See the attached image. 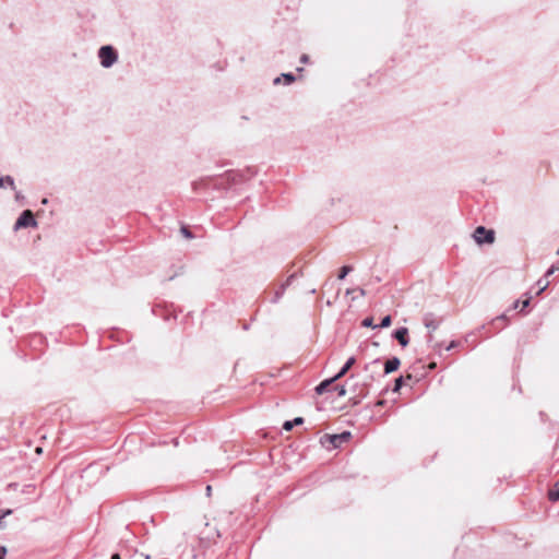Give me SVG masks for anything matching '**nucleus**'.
I'll return each mask as SVG.
<instances>
[{
  "label": "nucleus",
  "instance_id": "obj_1",
  "mask_svg": "<svg viewBox=\"0 0 559 559\" xmlns=\"http://www.w3.org/2000/svg\"><path fill=\"white\" fill-rule=\"evenodd\" d=\"M100 64L104 68H110L118 59L116 50L111 46H103L98 51Z\"/></svg>",
  "mask_w": 559,
  "mask_h": 559
},
{
  "label": "nucleus",
  "instance_id": "obj_2",
  "mask_svg": "<svg viewBox=\"0 0 559 559\" xmlns=\"http://www.w3.org/2000/svg\"><path fill=\"white\" fill-rule=\"evenodd\" d=\"M473 238L478 245L492 243L495 241V231L486 229L484 226H478L473 233Z\"/></svg>",
  "mask_w": 559,
  "mask_h": 559
},
{
  "label": "nucleus",
  "instance_id": "obj_3",
  "mask_svg": "<svg viewBox=\"0 0 559 559\" xmlns=\"http://www.w3.org/2000/svg\"><path fill=\"white\" fill-rule=\"evenodd\" d=\"M37 222L34 217V214L31 210H25L21 213L19 218L14 224V229L27 228V227H36Z\"/></svg>",
  "mask_w": 559,
  "mask_h": 559
},
{
  "label": "nucleus",
  "instance_id": "obj_4",
  "mask_svg": "<svg viewBox=\"0 0 559 559\" xmlns=\"http://www.w3.org/2000/svg\"><path fill=\"white\" fill-rule=\"evenodd\" d=\"M408 330L407 328H400L393 333V337L397 340L401 346L405 347L408 344Z\"/></svg>",
  "mask_w": 559,
  "mask_h": 559
},
{
  "label": "nucleus",
  "instance_id": "obj_5",
  "mask_svg": "<svg viewBox=\"0 0 559 559\" xmlns=\"http://www.w3.org/2000/svg\"><path fill=\"white\" fill-rule=\"evenodd\" d=\"M350 438V432L344 431L338 435L329 436L330 442L334 448L340 447L343 442L347 441Z\"/></svg>",
  "mask_w": 559,
  "mask_h": 559
},
{
  "label": "nucleus",
  "instance_id": "obj_6",
  "mask_svg": "<svg viewBox=\"0 0 559 559\" xmlns=\"http://www.w3.org/2000/svg\"><path fill=\"white\" fill-rule=\"evenodd\" d=\"M400 365H401V360L397 357H392V358L388 359L384 364V373L389 374V373L397 370Z\"/></svg>",
  "mask_w": 559,
  "mask_h": 559
},
{
  "label": "nucleus",
  "instance_id": "obj_7",
  "mask_svg": "<svg viewBox=\"0 0 559 559\" xmlns=\"http://www.w3.org/2000/svg\"><path fill=\"white\" fill-rule=\"evenodd\" d=\"M355 357H349L347 361L344 364V366L341 368V370L334 377L337 380L344 377L347 373V371L355 365Z\"/></svg>",
  "mask_w": 559,
  "mask_h": 559
},
{
  "label": "nucleus",
  "instance_id": "obj_8",
  "mask_svg": "<svg viewBox=\"0 0 559 559\" xmlns=\"http://www.w3.org/2000/svg\"><path fill=\"white\" fill-rule=\"evenodd\" d=\"M424 324L425 326L430 331H436L439 326V322L435 320L432 314H426L424 318Z\"/></svg>",
  "mask_w": 559,
  "mask_h": 559
},
{
  "label": "nucleus",
  "instance_id": "obj_9",
  "mask_svg": "<svg viewBox=\"0 0 559 559\" xmlns=\"http://www.w3.org/2000/svg\"><path fill=\"white\" fill-rule=\"evenodd\" d=\"M337 379L335 377L331 378V379H326L324 381H322L319 385L316 386V393L317 394H323L328 388L333 383L335 382Z\"/></svg>",
  "mask_w": 559,
  "mask_h": 559
},
{
  "label": "nucleus",
  "instance_id": "obj_10",
  "mask_svg": "<svg viewBox=\"0 0 559 559\" xmlns=\"http://www.w3.org/2000/svg\"><path fill=\"white\" fill-rule=\"evenodd\" d=\"M304 423V418L302 417H296L293 421H285L284 425H283V429L286 430V431H289L293 429V427L295 425H301Z\"/></svg>",
  "mask_w": 559,
  "mask_h": 559
},
{
  "label": "nucleus",
  "instance_id": "obj_11",
  "mask_svg": "<svg viewBox=\"0 0 559 559\" xmlns=\"http://www.w3.org/2000/svg\"><path fill=\"white\" fill-rule=\"evenodd\" d=\"M548 498L554 502L559 500V480L555 483L554 489L549 490Z\"/></svg>",
  "mask_w": 559,
  "mask_h": 559
},
{
  "label": "nucleus",
  "instance_id": "obj_12",
  "mask_svg": "<svg viewBox=\"0 0 559 559\" xmlns=\"http://www.w3.org/2000/svg\"><path fill=\"white\" fill-rule=\"evenodd\" d=\"M292 278H293V276H290V277L287 280L286 284H283V285L281 286V288L275 293V296H274V298L272 299V302H277V301L282 298V296H283V294H284V292H285V288H286V286H287V285H289V282H290V280H292Z\"/></svg>",
  "mask_w": 559,
  "mask_h": 559
},
{
  "label": "nucleus",
  "instance_id": "obj_13",
  "mask_svg": "<svg viewBox=\"0 0 559 559\" xmlns=\"http://www.w3.org/2000/svg\"><path fill=\"white\" fill-rule=\"evenodd\" d=\"M5 186H10L14 189V180L11 176L0 177V188H4Z\"/></svg>",
  "mask_w": 559,
  "mask_h": 559
},
{
  "label": "nucleus",
  "instance_id": "obj_14",
  "mask_svg": "<svg viewBox=\"0 0 559 559\" xmlns=\"http://www.w3.org/2000/svg\"><path fill=\"white\" fill-rule=\"evenodd\" d=\"M530 305V299H525L524 301H520V300H515L512 305V309H518L519 307L522 306L521 310H523L524 308L528 307Z\"/></svg>",
  "mask_w": 559,
  "mask_h": 559
},
{
  "label": "nucleus",
  "instance_id": "obj_15",
  "mask_svg": "<svg viewBox=\"0 0 559 559\" xmlns=\"http://www.w3.org/2000/svg\"><path fill=\"white\" fill-rule=\"evenodd\" d=\"M391 322H392L391 316H385L384 318H382V320L378 326L388 328L391 325Z\"/></svg>",
  "mask_w": 559,
  "mask_h": 559
},
{
  "label": "nucleus",
  "instance_id": "obj_16",
  "mask_svg": "<svg viewBox=\"0 0 559 559\" xmlns=\"http://www.w3.org/2000/svg\"><path fill=\"white\" fill-rule=\"evenodd\" d=\"M282 78L285 80L286 84H290L296 80V78L293 73H283Z\"/></svg>",
  "mask_w": 559,
  "mask_h": 559
},
{
  "label": "nucleus",
  "instance_id": "obj_17",
  "mask_svg": "<svg viewBox=\"0 0 559 559\" xmlns=\"http://www.w3.org/2000/svg\"><path fill=\"white\" fill-rule=\"evenodd\" d=\"M350 271H352V267H350V266H347V265L343 266V267L341 269L340 274H338V278H340V280H344V278H345V276H346Z\"/></svg>",
  "mask_w": 559,
  "mask_h": 559
},
{
  "label": "nucleus",
  "instance_id": "obj_18",
  "mask_svg": "<svg viewBox=\"0 0 559 559\" xmlns=\"http://www.w3.org/2000/svg\"><path fill=\"white\" fill-rule=\"evenodd\" d=\"M402 385H403V377H399L397 379H395L393 392H399L400 389L402 388Z\"/></svg>",
  "mask_w": 559,
  "mask_h": 559
},
{
  "label": "nucleus",
  "instance_id": "obj_19",
  "mask_svg": "<svg viewBox=\"0 0 559 559\" xmlns=\"http://www.w3.org/2000/svg\"><path fill=\"white\" fill-rule=\"evenodd\" d=\"M559 270V262L557 264H552L546 272L545 276L548 277L552 275L556 271Z\"/></svg>",
  "mask_w": 559,
  "mask_h": 559
},
{
  "label": "nucleus",
  "instance_id": "obj_20",
  "mask_svg": "<svg viewBox=\"0 0 559 559\" xmlns=\"http://www.w3.org/2000/svg\"><path fill=\"white\" fill-rule=\"evenodd\" d=\"M537 284H538V286H539V290H538V293H537V294H540L542 292H544V290L547 288V286L549 285V282H548V281L539 280V281L537 282Z\"/></svg>",
  "mask_w": 559,
  "mask_h": 559
},
{
  "label": "nucleus",
  "instance_id": "obj_21",
  "mask_svg": "<svg viewBox=\"0 0 559 559\" xmlns=\"http://www.w3.org/2000/svg\"><path fill=\"white\" fill-rule=\"evenodd\" d=\"M362 326L373 328V329L377 328V325L373 324L372 318H365L362 321Z\"/></svg>",
  "mask_w": 559,
  "mask_h": 559
},
{
  "label": "nucleus",
  "instance_id": "obj_22",
  "mask_svg": "<svg viewBox=\"0 0 559 559\" xmlns=\"http://www.w3.org/2000/svg\"><path fill=\"white\" fill-rule=\"evenodd\" d=\"M181 233L183 234L185 237L192 238V234L187 227H182Z\"/></svg>",
  "mask_w": 559,
  "mask_h": 559
},
{
  "label": "nucleus",
  "instance_id": "obj_23",
  "mask_svg": "<svg viewBox=\"0 0 559 559\" xmlns=\"http://www.w3.org/2000/svg\"><path fill=\"white\" fill-rule=\"evenodd\" d=\"M336 390L338 391V395L340 396H344L346 394V390L345 388L342 385V386H336Z\"/></svg>",
  "mask_w": 559,
  "mask_h": 559
},
{
  "label": "nucleus",
  "instance_id": "obj_24",
  "mask_svg": "<svg viewBox=\"0 0 559 559\" xmlns=\"http://www.w3.org/2000/svg\"><path fill=\"white\" fill-rule=\"evenodd\" d=\"M7 554V549L2 546H0V559H4V556Z\"/></svg>",
  "mask_w": 559,
  "mask_h": 559
},
{
  "label": "nucleus",
  "instance_id": "obj_25",
  "mask_svg": "<svg viewBox=\"0 0 559 559\" xmlns=\"http://www.w3.org/2000/svg\"><path fill=\"white\" fill-rule=\"evenodd\" d=\"M500 320H502V321L507 320V316L503 313V314H501V316L497 317V318L493 320V322H497V321H500Z\"/></svg>",
  "mask_w": 559,
  "mask_h": 559
},
{
  "label": "nucleus",
  "instance_id": "obj_26",
  "mask_svg": "<svg viewBox=\"0 0 559 559\" xmlns=\"http://www.w3.org/2000/svg\"><path fill=\"white\" fill-rule=\"evenodd\" d=\"M308 60H309V57H308L307 55H302V56H301V58H300V61H301L302 63H307V62H308Z\"/></svg>",
  "mask_w": 559,
  "mask_h": 559
},
{
  "label": "nucleus",
  "instance_id": "obj_27",
  "mask_svg": "<svg viewBox=\"0 0 559 559\" xmlns=\"http://www.w3.org/2000/svg\"><path fill=\"white\" fill-rule=\"evenodd\" d=\"M456 346V342H451L450 345L447 347V350H450Z\"/></svg>",
  "mask_w": 559,
  "mask_h": 559
},
{
  "label": "nucleus",
  "instance_id": "obj_28",
  "mask_svg": "<svg viewBox=\"0 0 559 559\" xmlns=\"http://www.w3.org/2000/svg\"><path fill=\"white\" fill-rule=\"evenodd\" d=\"M356 292H358L360 296H365L366 295V292H365L364 288H356Z\"/></svg>",
  "mask_w": 559,
  "mask_h": 559
},
{
  "label": "nucleus",
  "instance_id": "obj_29",
  "mask_svg": "<svg viewBox=\"0 0 559 559\" xmlns=\"http://www.w3.org/2000/svg\"><path fill=\"white\" fill-rule=\"evenodd\" d=\"M111 559H121V558H120V555H119V554H114V555L111 556Z\"/></svg>",
  "mask_w": 559,
  "mask_h": 559
},
{
  "label": "nucleus",
  "instance_id": "obj_30",
  "mask_svg": "<svg viewBox=\"0 0 559 559\" xmlns=\"http://www.w3.org/2000/svg\"><path fill=\"white\" fill-rule=\"evenodd\" d=\"M354 292H356V288L347 289L346 294L349 295L353 294Z\"/></svg>",
  "mask_w": 559,
  "mask_h": 559
},
{
  "label": "nucleus",
  "instance_id": "obj_31",
  "mask_svg": "<svg viewBox=\"0 0 559 559\" xmlns=\"http://www.w3.org/2000/svg\"><path fill=\"white\" fill-rule=\"evenodd\" d=\"M211 490H212V487H211L210 485H209V486H206V493H207V495H211Z\"/></svg>",
  "mask_w": 559,
  "mask_h": 559
},
{
  "label": "nucleus",
  "instance_id": "obj_32",
  "mask_svg": "<svg viewBox=\"0 0 559 559\" xmlns=\"http://www.w3.org/2000/svg\"><path fill=\"white\" fill-rule=\"evenodd\" d=\"M280 81H281V78H276V79L274 80V84H278V83H280Z\"/></svg>",
  "mask_w": 559,
  "mask_h": 559
},
{
  "label": "nucleus",
  "instance_id": "obj_33",
  "mask_svg": "<svg viewBox=\"0 0 559 559\" xmlns=\"http://www.w3.org/2000/svg\"><path fill=\"white\" fill-rule=\"evenodd\" d=\"M15 199H16V200H20V199H21V194H20V192H17V193L15 194Z\"/></svg>",
  "mask_w": 559,
  "mask_h": 559
},
{
  "label": "nucleus",
  "instance_id": "obj_34",
  "mask_svg": "<svg viewBox=\"0 0 559 559\" xmlns=\"http://www.w3.org/2000/svg\"><path fill=\"white\" fill-rule=\"evenodd\" d=\"M380 359H374L371 364H379Z\"/></svg>",
  "mask_w": 559,
  "mask_h": 559
},
{
  "label": "nucleus",
  "instance_id": "obj_35",
  "mask_svg": "<svg viewBox=\"0 0 559 559\" xmlns=\"http://www.w3.org/2000/svg\"><path fill=\"white\" fill-rule=\"evenodd\" d=\"M36 453H41V448H37Z\"/></svg>",
  "mask_w": 559,
  "mask_h": 559
},
{
  "label": "nucleus",
  "instance_id": "obj_36",
  "mask_svg": "<svg viewBox=\"0 0 559 559\" xmlns=\"http://www.w3.org/2000/svg\"><path fill=\"white\" fill-rule=\"evenodd\" d=\"M557 254H559V247H558V250H557Z\"/></svg>",
  "mask_w": 559,
  "mask_h": 559
},
{
  "label": "nucleus",
  "instance_id": "obj_37",
  "mask_svg": "<svg viewBox=\"0 0 559 559\" xmlns=\"http://www.w3.org/2000/svg\"><path fill=\"white\" fill-rule=\"evenodd\" d=\"M146 559H150V556H146Z\"/></svg>",
  "mask_w": 559,
  "mask_h": 559
}]
</instances>
